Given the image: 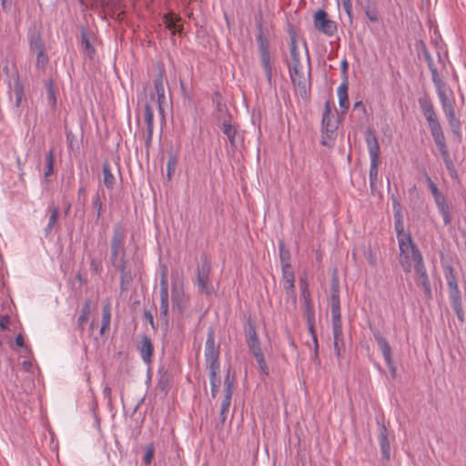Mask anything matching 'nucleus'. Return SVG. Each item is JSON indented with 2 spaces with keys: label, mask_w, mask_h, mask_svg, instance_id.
Masks as SVG:
<instances>
[{
  "label": "nucleus",
  "mask_w": 466,
  "mask_h": 466,
  "mask_svg": "<svg viewBox=\"0 0 466 466\" xmlns=\"http://www.w3.org/2000/svg\"><path fill=\"white\" fill-rule=\"evenodd\" d=\"M306 55L307 68L305 71L300 61L296 36L292 35L290 37V62L289 63L288 67L292 85L298 90L301 98L305 100L309 98L311 86L310 62L307 49Z\"/></svg>",
  "instance_id": "nucleus-1"
},
{
  "label": "nucleus",
  "mask_w": 466,
  "mask_h": 466,
  "mask_svg": "<svg viewBox=\"0 0 466 466\" xmlns=\"http://www.w3.org/2000/svg\"><path fill=\"white\" fill-rule=\"evenodd\" d=\"M420 109L425 117L433 140L439 148L443 160L451 158L444 133L438 119L431 99L424 95L418 98Z\"/></svg>",
  "instance_id": "nucleus-2"
},
{
  "label": "nucleus",
  "mask_w": 466,
  "mask_h": 466,
  "mask_svg": "<svg viewBox=\"0 0 466 466\" xmlns=\"http://www.w3.org/2000/svg\"><path fill=\"white\" fill-rule=\"evenodd\" d=\"M258 34L256 39L258 46L259 57L262 68L265 72L266 78L268 84L272 81V64L269 53V42L268 37V31L263 28L262 23L257 22Z\"/></svg>",
  "instance_id": "nucleus-3"
},
{
  "label": "nucleus",
  "mask_w": 466,
  "mask_h": 466,
  "mask_svg": "<svg viewBox=\"0 0 466 466\" xmlns=\"http://www.w3.org/2000/svg\"><path fill=\"white\" fill-rule=\"evenodd\" d=\"M211 262L207 256H202L196 269V284L198 290L206 295L214 293V287L210 280Z\"/></svg>",
  "instance_id": "nucleus-4"
},
{
  "label": "nucleus",
  "mask_w": 466,
  "mask_h": 466,
  "mask_svg": "<svg viewBox=\"0 0 466 466\" xmlns=\"http://www.w3.org/2000/svg\"><path fill=\"white\" fill-rule=\"evenodd\" d=\"M400 248V263L405 272H410L412 262L417 256H421L419 248L413 243L411 237L398 241Z\"/></svg>",
  "instance_id": "nucleus-5"
},
{
  "label": "nucleus",
  "mask_w": 466,
  "mask_h": 466,
  "mask_svg": "<svg viewBox=\"0 0 466 466\" xmlns=\"http://www.w3.org/2000/svg\"><path fill=\"white\" fill-rule=\"evenodd\" d=\"M424 178L430 191L434 198L435 204L442 217L444 225L447 226L451 224V217L450 213V207L445 196L439 190L437 185L432 181L431 177L428 175L427 172H424Z\"/></svg>",
  "instance_id": "nucleus-6"
},
{
  "label": "nucleus",
  "mask_w": 466,
  "mask_h": 466,
  "mask_svg": "<svg viewBox=\"0 0 466 466\" xmlns=\"http://www.w3.org/2000/svg\"><path fill=\"white\" fill-rule=\"evenodd\" d=\"M127 231L120 223L114 225L113 233L110 240V261L115 264L116 258L126 255V239Z\"/></svg>",
  "instance_id": "nucleus-7"
},
{
  "label": "nucleus",
  "mask_w": 466,
  "mask_h": 466,
  "mask_svg": "<svg viewBox=\"0 0 466 466\" xmlns=\"http://www.w3.org/2000/svg\"><path fill=\"white\" fill-rule=\"evenodd\" d=\"M314 25L323 34L331 36L337 32V24L328 18L327 13L319 9L314 15Z\"/></svg>",
  "instance_id": "nucleus-8"
},
{
  "label": "nucleus",
  "mask_w": 466,
  "mask_h": 466,
  "mask_svg": "<svg viewBox=\"0 0 466 466\" xmlns=\"http://www.w3.org/2000/svg\"><path fill=\"white\" fill-rule=\"evenodd\" d=\"M373 336L382 352V355L384 357L386 364L390 370L391 376L393 378H395L396 377V366L394 365V362L392 360L391 349H390L389 342L378 329L373 330Z\"/></svg>",
  "instance_id": "nucleus-9"
},
{
  "label": "nucleus",
  "mask_w": 466,
  "mask_h": 466,
  "mask_svg": "<svg viewBox=\"0 0 466 466\" xmlns=\"http://www.w3.org/2000/svg\"><path fill=\"white\" fill-rule=\"evenodd\" d=\"M330 289V309L332 316V325L341 324L339 290V283L336 279L332 280Z\"/></svg>",
  "instance_id": "nucleus-10"
},
{
  "label": "nucleus",
  "mask_w": 466,
  "mask_h": 466,
  "mask_svg": "<svg viewBox=\"0 0 466 466\" xmlns=\"http://www.w3.org/2000/svg\"><path fill=\"white\" fill-rule=\"evenodd\" d=\"M244 332L247 345L251 352L257 350V349H261L258 336L256 330V325L250 318L247 319L244 327Z\"/></svg>",
  "instance_id": "nucleus-11"
},
{
  "label": "nucleus",
  "mask_w": 466,
  "mask_h": 466,
  "mask_svg": "<svg viewBox=\"0 0 466 466\" xmlns=\"http://www.w3.org/2000/svg\"><path fill=\"white\" fill-rule=\"evenodd\" d=\"M282 269V279H283V288L286 290L288 298H289L293 303L296 302V294L294 290V271L291 266H287L286 268H281Z\"/></svg>",
  "instance_id": "nucleus-12"
},
{
  "label": "nucleus",
  "mask_w": 466,
  "mask_h": 466,
  "mask_svg": "<svg viewBox=\"0 0 466 466\" xmlns=\"http://www.w3.org/2000/svg\"><path fill=\"white\" fill-rule=\"evenodd\" d=\"M171 302L173 309H177L179 314H183L187 307L188 299L182 288L174 285L171 291Z\"/></svg>",
  "instance_id": "nucleus-13"
},
{
  "label": "nucleus",
  "mask_w": 466,
  "mask_h": 466,
  "mask_svg": "<svg viewBox=\"0 0 466 466\" xmlns=\"http://www.w3.org/2000/svg\"><path fill=\"white\" fill-rule=\"evenodd\" d=\"M437 95L441 101L444 114L454 109V98L451 96V89L445 85L436 88Z\"/></svg>",
  "instance_id": "nucleus-14"
},
{
  "label": "nucleus",
  "mask_w": 466,
  "mask_h": 466,
  "mask_svg": "<svg viewBox=\"0 0 466 466\" xmlns=\"http://www.w3.org/2000/svg\"><path fill=\"white\" fill-rule=\"evenodd\" d=\"M365 140L370 161H380V145L378 138L371 128H368L365 132Z\"/></svg>",
  "instance_id": "nucleus-15"
},
{
  "label": "nucleus",
  "mask_w": 466,
  "mask_h": 466,
  "mask_svg": "<svg viewBox=\"0 0 466 466\" xmlns=\"http://www.w3.org/2000/svg\"><path fill=\"white\" fill-rule=\"evenodd\" d=\"M218 127L220 128L222 133L228 137L232 148H237L239 142V135L235 126L232 125L230 120H223L222 123H218Z\"/></svg>",
  "instance_id": "nucleus-16"
},
{
  "label": "nucleus",
  "mask_w": 466,
  "mask_h": 466,
  "mask_svg": "<svg viewBox=\"0 0 466 466\" xmlns=\"http://www.w3.org/2000/svg\"><path fill=\"white\" fill-rule=\"evenodd\" d=\"M154 86L157 98L158 111L161 115L164 114L165 106L167 105V100L165 95V88L163 83V72L160 71L154 80Z\"/></svg>",
  "instance_id": "nucleus-17"
},
{
  "label": "nucleus",
  "mask_w": 466,
  "mask_h": 466,
  "mask_svg": "<svg viewBox=\"0 0 466 466\" xmlns=\"http://www.w3.org/2000/svg\"><path fill=\"white\" fill-rule=\"evenodd\" d=\"M304 316L306 317L309 330L312 335L315 345V355H318V339L315 333V312L311 302L304 303Z\"/></svg>",
  "instance_id": "nucleus-18"
},
{
  "label": "nucleus",
  "mask_w": 466,
  "mask_h": 466,
  "mask_svg": "<svg viewBox=\"0 0 466 466\" xmlns=\"http://www.w3.org/2000/svg\"><path fill=\"white\" fill-rule=\"evenodd\" d=\"M11 77H12V79L14 81V86H12L11 81H9V83H8V87H9L8 94H9V96L11 98L12 97V94L14 93L15 97V106L16 107H19L20 105H21L23 96H24V86H23V85L21 84V82L19 80V76H18L17 72L14 73L11 76Z\"/></svg>",
  "instance_id": "nucleus-19"
},
{
  "label": "nucleus",
  "mask_w": 466,
  "mask_h": 466,
  "mask_svg": "<svg viewBox=\"0 0 466 466\" xmlns=\"http://www.w3.org/2000/svg\"><path fill=\"white\" fill-rule=\"evenodd\" d=\"M451 307L455 311L458 319L464 322V313L461 304V295L459 289L448 290Z\"/></svg>",
  "instance_id": "nucleus-20"
},
{
  "label": "nucleus",
  "mask_w": 466,
  "mask_h": 466,
  "mask_svg": "<svg viewBox=\"0 0 466 466\" xmlns=\"http://www.w3.org/2000/svg\"><path fill=\"white\" fill-rule=\"evenodd\" d=\"M378 424L380 425V433H379V442L382 453V457L385 460H390V445L388 439V430L386 426L383 423H380L378 421Z\"/></svg>",
  "instance_id": "nucleus-21"
},
{
  "label": "nucleus",
  "mask_w": 466,
  "mask_h": 466,
  "mask_svg": "<svg viewBox=\"0 0 466 466\" xmlns=\"http://www.w3.org/2000/svg\"><path fill=\"white\" fill-rule=\"evenodd\" d=\"M138 351L144 362L147 364L151 362L154 347L150 338L146 335L142 337L140 345L138 346Z\"/></svg>",
  "instance_id": "nucleus-22"
},
{
  "label": "nucleus",
  "mask_w": 466,
  "mask_h": 466,
  "mask_svg": "<svg viewBox=\"0 0 466 466\" xmlns=\"http://www.w3.org/2000/svg\"><path fill=\"white\" fill-rule=\"evenodd\" d=\"M144 118L147 125L146 147H148L153 137V109L148 104L144 107Z\"/></svg>",
  "instance_id": "nucleus-23"
},
{
  "label": "nucleus",
  "mask_w": 466,
  "mask_h": 466,
  "mask_svg": "<svg viewBox=\"0 0 466 466\" xmlns=\"http://www.w3.org/2000/svg\"><path fill=\"white\" fill-rule=\"evenodd\" d=\"M334 351L338 358L341 357V351L344 349L342 336V324L332 325Z\"/></svg>",
  "instance_id": "nucleus-24"
},
{
  "label": "nucleus",
  "mask_w": 466,
  "mask_h": 466,
  "mask_svg": "<svg viewBox=\"0 0 466 466\" xmlns=\"http://www.w3.org/2000/svg\"><path fill=\"white\" fill-rule=\"evenodd\" d=\"M102 172H103V183H104L105 187L108 189L114 188L115 184H116V178L112 173L111 166L107 160L103 162Z\"/></svg>",
  "instance_id": "nucleus-25"
},
{
  "label": "nucleus",
  "mask_w": 466,
  "mask_h": 466,
  "mask_svg": "<svg viewBox=\"0 0 466 466\" xmlns=\"http://www.w3.org/2000/svg\"><path fill=\"white\" fill-rule=\"evenodd\" d=\"M337 94L339 96V107L342 109V112H345L348 110L350 106V102L348 98V82L347 79L340 84V86L338 87Z\"/></svg>",
  "instance_id": "nucleus-26"
},
{
  "label": "nucleus",
  "mask_w": 466,
  "mask_h": 466,
  "mask_svg": "<svg viewBox=\"0 0 466 466\" xmlns=\"http://www.w3.org/2000/svg\"><path fill=\"white\" fill-rule=\"evenodd\" d=\"M394 219H395V231L397 234L398 241L400 239L410 238L411 236L409 233H405L404 224L402 221V215L400 209L394 212Z\"/></svg>",
  "instance_id": "nucleus-27"
},
{
  "label": "nucleus",
  "mask_w": 466,
  "mask_h": 466,
  "mask_svg": "<svg viewBox=\"0 0 466 466\" xmlns=\"http://www.w3.org/2000/svg\"><path fill=\"white\" fill-rule=\"evenodd\" d=\"M168 295H160L159 317L166 329L168 326Z\"/></svg>",
  "instance_id": "nucleus-28"
},
{
  "label": "nucleus",
  "mask_w": 466,
  "mask_h": 466,
  "mask_svg": "<svg viewBox=\"0 0 466 466\" xmlns=\"http://www.w3.org/2000/svg\"><path fill=\"white\" fill-rule=\"evenodd\" d=\"M209 371V382H210V387H211V397L213 399H216L217 398V395H218V389H219V386H220V378L219 376H218V374L219 373V370H208Z\"/></svg>",
  "instance_id": "nucleus-29"
},
{
  "label": "nucleus",
  "mask_w": 466,
  "mask_h": 466,
  "mask_svg": "<svg viewBox=\"0 0 466 466\" xmlns=\"http://www.w3.org/2000/svg\"><path fill=\"white\" fill-rule=\"evenodd\" d=\"M219 350H210L205 352V358L208 364V370H219V361H218Z\"/></svg>",
  "instance_id": "nucleus-30"
},
{
  "label": "nucleus",
  "mask_w": 466,
  "mask_h": 466,
  "mask_svg": "<svg viewBox=\"0 0 466 466\" xmlns=\"http://www.w3.org/2000/svg\"><path fill=\"white\" fill-rule=\"evenodd\" d=\"M445 279L448 285V290L459 289L457 278L451 267H446L444 269Z\"/></svg>",
  "instance_id": "nucleus-31"
},
{
  "label": "nucleus",
  "mask_w": 466,
  "mask_h": 466,
  "mask_svg": "<svg viewBox=\"0 0 466 466\" xmlns=\"http://www.w3.org/2000/svg\"><path fill=\"white\" fill-rule=\"evenodd\" d=\"M336 130H337V126H331L330 129L322 130L323 137H322V140H321V145L329 147H332L333 140L335 139V137H336Z\"/></svg>",
  "instance_id": "nucleus-32"
},
{
  "label": "nucleus",
  "mask_w": 466,
  "mask_h": 466,
  "mask_svg": "<svg viewBox=\"0 0 466 466\" xmlns=\"http://www.w3.org/2000/svg\"><path fill=\"white\" fill-rule=\"evenodd\" d=\"M50 211H51V214H50V217L48 219V223L45 228L46 236H48L52 232L54 227L57 223L58 215H59V208L57 207L51 208Z\"/></svg>",
  "instance_id": "nucleus-33"
},
{
  "label": "nucleus",
  "mask_w": 466,
  "mask_h": 466,
  "mask_svg": "<svg viewBox=\"0 0 466 466\" xmlns=\"http://www.w3.org/2000/svg\"><path fill=\"white\" fill-rule=\"evenodd\" d=\"M252 354H253L254 358L256 359V361L258 363L259 370L263 374L268 375V369L262 350L257 349V350L252 351Z\"/></svg>",
  "instance_id": "nucleus-34"
},
{
  "label": "nucleus",
  "mask_w": 466,
  "mask_h": 466,
  "mask_svg": "<svg viewBox=\"0 0 466 466\" xmlns=\"http://www.w3.org/2000/svg\"><path fill=\"white\" fill-rule=\"evenodd\" d=\"M231 115L228 113V108L225 104L218 103L217 104V116H216V122L217 125L218 123H222L223 120H230Z\"/></svg>",
  "instance_id": "nucleus-35"
},
{
  "label": "nucleus",
  "mask_w": 466,
  "mask_h": 466,
  "mask_svg": "<svg viewBox=\"0 0 466 466\" xmlns=\"http://www.w3.org/2000/svg\"><path fill=\"white\" fill-rule=\"evenodd\" d=\"M54 163H55V152L54 149L51 148L46 155V170L44 173L45 177H50L54 172Z\"/></svg>",
  "instance_id": "nucleus-36"
},
{
  "label": "nucleus",
  "mask_w": 466,
  "mask_h": 466,
  "mask_svg": "<svg viewBox=\"0 0 466 466\" xmlns=\"http://www.w3.org/2000/svg\"><path fill=\"white\" fill-rule=\"evenodd\" d=\"M379 165L380 161H370V189L373 193L375 190V184L378 179V174H379Z\"/></svg>",
  "instance_id": "nucleus-37"
},
{
  "label": "nucleus",
  "mask_w": 466,
  "mask_h": 466,
  "mask_svg": "<svg viewBox=\"0 0 466 466\" xmlns=\"http://www.w3.org/2000/svg\"><path fill=\"white\" fill-rule=\"evenodd\" d=\"M103 207V201L101 199L99 192L97 191L96 195L93 197L92 200V208L96 212V220H99V218L102 216Z\"/></svg>",
  "instance_id": "nucleus-38"
},
{
  "label": "nucleus",
  "mask_w": 466,
  "mask_h": 466,
  "mask_svg": "<svg viewBox=\"0 0 466 466\" xmlns=\"http://www.w3.org/2000/svg\"><path fill=\"white\" fill-rule=\"evenodd\" d=\"M279 250L281 268H286V265L291 266V264L289 262V260H290L289 251L285 248L284 243L282 241H280L279 243Z\"/></svg>",
  "instance_id": "nucleus-39"
},
{
  "label": "nucleus",
  "mask_w": 466,
  "mask_h": 466,
  "mask_svg": "<svg viewBox=\"0 0 466 466\" xmlns=\"http://www.w3.org/2000/svg\"><path fill=\"white\" fill-rule=\"evenodd\" d=\"M29 43H30V48L33 51L36 52V51H41V50L45 49L44 43H43L39 34L35 33V34L31 35Z\"/></svg>",
  "instance_id": "nucleus-40"
},
{
  "label": "nucleus",
  "mask_w": 466,
  "mask_h": 466,
  "mask_svg": "<svg viewBox=\"0 0 466 466\" xmlns=\"http://www.w3.org/2000/svg\"><path fill=\"white\" fill-rule=\"evenodd\" d=\"M81 44L84 47V51L90 58L93 57L96 50L94 46L91 45L87 35L85 32L81 33Z\"/></svg>",
  "instance_id": "nucleus-41"
},
{
  "label": "nucleus",
  "mask_w": 466,
  "mask_h": 466,
  "mask_svg": "<svg viewBox=\"0 0 466 466\" xmlns=\"http://www.w3.org/2000/svg\"><path fill=\"white\" fill-rule=\"evenodd\" d=\"M445 116L447 117V120L451 127V130L453 133H459L461 122L460 120L455 116V110H452L451 112L445 113Z\"/></svg>",
  "instance_id": "nucleus-42"
},
{
  "label": "nucleus",
  "mask_w": 466,
  "mask_h": 466,
  "mask_svg": "<svg viewBox=\"0 0 466 466\" xmlns=\"http://www.w3.org/2000/svg\"><path fill=\"white\" fill-rule=\"evenodd\" d=\"M133 277L131 274V270L124 271L120 273V289L121 291H126L128 289V286L132 282Z\"/></svg>",
  "instance_id": "nucleus-43"
},
{
  "label": "nucleus",
  "mask_w": 466,
  "mask_h": 466,
  "mask_svg": "<svg viewBox=\"0 0 466 466\" xmlns=\"http://www.w3.org/2000/svg\"><path fill=\"white\" fill-rule=\"evenodd\" d=\"M413 263H414V270L417 273V275L419 276V278L427 275L426 268H425V266L423 263L422 256H417V259H415L413 261Z\"/></svg>",
  "instance_id": "nucleus-44"
},
{
  "label": "nucleus",
  "mask_w": 466,
  "mask_h": 466,
  "mask_svg": "<svg viewBox=\"0 0 466 466\" xmlns=\"http://www.w3.org/2000/svg\"><path fill=\"white\" fill-rule=\"evenodd\" d=\"M155 455V447L153 443H149L145 448V455L143 458V461L146 465H149L152 462V460Z\"/></svg>",
  "instance_id": "nucleus-45"
},
{
  "label": "nucleus",
  "mask_w": 466,
  "mask_h": 466,
  "mask_svg": "<svg viewBox=\"0 0 466 466\" xmlns=\"http://www.w3.org/2000/svg\"><path fill=\"white\" fill-rule=\"evenodd\" d=\"M177 163V157L173 155L169 156L167 163V176L168 180L171 179L173 174L175 173Z\"/></svg>",
  "instance_id": "nucleus-46"
},
{
  "label": "nucleus",
  "mask_w": 466,
  "mask_h": 466,
  "mask_svg": "<svg viewBox=\"0 0 466 466\" xmlns=\"http://www.w3.org/2000/svg\"><path fill=\"white\" fill-rule=\"evenodd\" d=\"M111 321V305L109 302H106L103 305L102 309V323H104V327L106 325H110Z\"/></svg>",
  "instance_id": "nucleus-47"
},
{
  "label": "nucleus",
  "mask_w": 466,
  "mask_h": 466,
  "mask_svg": "<svg viewBox=\"0 0 466 466\" xmlns=\"http://www.w3.org/2000/svg\"><path fill=\"white\" fill-rule=\"evenodd\" d=\"M218 349V347L216 346V344H215L214 332H213L212 329H210L208 330L206 344H205V352H208L210 350H215Z\"/></svg>",
  "instance_id": "nucleus-48"
},
{
  "label": "nucleus",
  "mask_w": 466,
  "mask_h": 466,
  "mask_svg": "<svg viewBox=\"0 0 466 466\" xmlns=\"http://www.w3.org/2000/svg\"><path fill=\"white\" fill-rule=\"evenodd\" d=\"M117 270L121 273L124 271L130 270L127 267V259L126 258V255H122L116 258V261L115 264H112Z\"/></svg>",
  "instance_id": "nucleus-49"
},
{
  "label": "nucleus",
  "mask_w": 466,
  "mask_h": 466,
  "mask_svg": "<svg viewBox=\"0 0 466 466\" xmlns=\"http://www.w3.org/2000/svg\"><path fill=\"white\" fill-rule=\"evenodd\" d=\"M47 62L48 57L45 53V49L41 51H36V67L44 69Z\"/></svg>",
  "instance_id": "nucleus-50"
},
{
  "label": "nucleus",
  "mask_w": 466,
  "mask_h": 466,
  "mask_svg": "<svg viewBox=\"0 0 466 466\" xmlns=\"http://www.w3.org/2000/svg\"><path fill=\"white\" fill-rule=\"evenodd\" d=\"M90 269L93 274L99 275L102 271V260L95 258H90Z\"/></svg>",
  "instance_id": "nucleus-51"
},
{
  "label": "nucleus",
  "mask_w": 466,
  "mask_h": 466,
  "mask_svg": "<svg viewBox=\"0 0 466 466\" xmlns=\"http://www.w3.org/2000/svg\"><path fill=\"white\" fill-rule=\"evenodd\" d=\"M300 286H301V297L304 300V303L311 302L310 292H309L308 283L306 282V280L300 279Z\"/></svg>",
  "instance_id": "nucleus-52"
},
{
  "label": "nucleus",
  "mask_w": 466,
  "mask_h": 466,
  "mask_svg": "<svg viewBox=\"0 0 466 466\" xmlns=\"http://www.w3.org/2000/svg\"><path fill=\"white\" fill-rule=\"evenodd\" d=\"M431 73L432 82L434 84L435 88L445 86V83L441 79L440 75L438 73L437 67H433L430 69Z\"/></svg>",
  "instance_id": "nucleus-53"
},
{
  "label": "nucleus",
  "mask_w": 466,
  "mask_h": 466,
  "mask_svg": "<svg viewBox=\"0 0 466 466\" xmlns=\"http://www.w3.org/2000/svg\"><path fill=\"white\" fill-rule=\"evenodd\" d=\"M431 73L432 82L434 84L435 88L445 86V83L441 79L440 75L438 73L437 67H433L430 69Z\"/></svg>",
  "instance_id": "nucleus-54"
},
{
  "label": "nucleus",
  "mask_w": 466,
  "mask_h": 466,
  "mask_svg": "<svg viewBox=\"0 0 466 466\" xmlns=\"http://www.w3.org/2000/svg\"><path fill=\"white\" fill-rule=\"evenodd\" d=\"M419 285L424 289L425 294L430 298L431 296V289L428 275L420 278Z\"/></svg>",
  "instance_id": "nucleus-55"
},
{
  "label": "nucleus",
  "mask_w": 466,
  "mask_h": 466,
  "mask_svg": "<svg viewBox=\"0 0 466 466\" xmlns=\"http://www.w3.org/2000/svg\"><path fill=\"white\" fill-rule=\"evenodd\" d=\"M168 295V284L166 271L162 272L160 279V295Z\"/></svg>",
  "instance_id": "nucleus-56"
},
{
  "label": "nucleus",
  "mask_w": 466,
  "mask_h": 466,
  "mask_svg": "<svg viewBox=\"0 0 466 466\" xmlns=\"http://www.w3.org/2000/svg\"><path fill=\"white\" fill-rule=\"evenodd\" d=\"M365 14L371 22H377L378 21V14L376 9H371L370 6V4L367 5L365 7Z\"/></svg>",
  "instance_id": "nucleus-57"
},
{
  "label": "nucleus",
  "mask_w": 466,
  "mask_h": 466,
  "mask_svg": "<svg viewBox=\"0 0 466 466\" xmlns=\"http://www.w3.org/2000/svg\"><path fill=\"white\" fill-rule=\"evenodd\" d=\"M343 9L347 13L349 19L352 22L353 15H352V6L350 0H341Z\"/></svg>",
  "instance_id": "nucleus-58"
},
{
  "label": "nucleus",
  "mask_w": 466,
  "mask_h": 466,
  "mask_svg": "<svg viewBox=\"0 0 466 466\" xmlns=\"http://www.w3.org/2000/svg\"><path fill=\"white\" fill-rule=\"evenodd\" d=\"M443 162L445 164V167H446L447 170L451 174V177H455L457 175V171L455 169V166H454L453 161L451 160V158L445 159V160H443Z\"/></svg>",
  "instance_id": "nucleus-59"
},
{
  "label": "nucleus",
  "mask_w": 466,
  "mask_h": 466,
  "mask_svg": "<svg viewBox=\"0 0 466 466\" xmlns=\"http://www.w3.org/2000/svg\"><path fill=\"white\" fill-rule=\"evenodd\" d=\"M90 311H91V301H90V299H86L83 304L80 316L89 318Z\"/></svg>",
  "instance_id": "nucleus-60"
},
{
  "label": "nucleus",
  "mask_w": 466,
  "mask_h": 466,
  "mask_svg": "<svg viewBox=\"0 0 466 466\" xmlns=\"http://www.w3.org/2000/svg\"><path fill=\"white\" fill-rule=\"evenodd\" d=\"M164 20L165 24L167 25V27H168L170 30H177L176 19H173L168 15H165Z\"/></svg>",
  "instance_id": "nucleus-61"
},
{
  "label": "nucleus",
  "mask_w": 466,
  "mask_h": 466,
  "mask_svg": "<svg viewBox=\"0 0 466 466\" xmlns=\"http://www.w3.org/2000/svg\"><path fill=\"white\" fill-rule=\"evenodd\" d=\"M167 384H168V380L167 378L166 375H163L161 376V378L159 379V381L157 383V388L161 390V391H166L167 390Z\"/></svg>",
  "instance_id": "nucleus-62"
},
{
  "label": "nucleus",
  "mask_w": 466,
  "mask_h": 466,
  "mask_svg": "<svg viewBox=\"0 0 466 466\" xmlns=\"http://www.w3.org/2000/svg\"><path fill=\"white\" fill-rule=\"evenodd\" d=\"M88 320V318L86 317H84V316H80L78 317L77 319V329L82 333L85 329V325L86 323L87 322Z\"/></svg>",
  "instance_id": "nucleus-63"
},
{
  "label": "nucleus",
  "mask_w": 466,
  "mask_h": 466,
  "mask_svg": "<svg viewBox=\"0 0 466 466\" xmlns=\"http://www.w3.org/2000/svg\"><path fill=\"white\" fill-rule=\"evenodd\" d=\"M224 386L226 388H234V378L230 376L229 370H228V372L225 376Z\"/></svg>",
  "instance_id": "nucleus-64"
}]
</instances>
